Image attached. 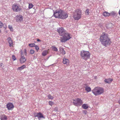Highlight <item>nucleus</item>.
Segmentation results:
<instances>
[{
	"instance_id": "1",
	"label": "nucleus",
	"mask_w": 120,
	"mask_h": 120,
	"mask_svg": "<svg viewBox=\"0 0 120 120\" xmlns=\"http://www.w3.org/2000/svg\"><path fill=\"white\" fill-rule=\"evenodd\" d=\"M99 40L102 45L106 47L110 45L111 43L108 34L104 33L100 36Z\"/></svg>"
},
{
	"instance_id": "2",
	"label": "nucleus",
	"mask_w": 120,
	"mask_h": 120,
	"mask_svg": "<svg viewBox=\"0 0 120 120\" xmlns=\"http://www.w3.org/2000/svg\"><path fill=\"white\" fill-rule=\"evenodd\" d=\"M53 15L56 18L65 19L68 17L67 14L61 10L55 11Z\"/></svg>"
},
{
	"instance_id": "3",
	"label": "nucleus",
	"mask_w": 120,
	"mask_h": 120,
	"mask_svg": "<svg viewBox=\"0 0 120 120\" xmlns=\"http://www.w3.org/2000/svg\"><path fill=\"white\" fill-rule=\"evenodd\" d=\"M104 90L102 87H96L92 90V93L95 96L101 95L104 93Z\"/></svg>"
},
{
	"instance_id": "4",
	"label": "nucleus",
	"mask_w": 120,
	"mask_h": 120,
	"mask_svg": "<svg viewBox=\"0 0 120 120\" xmlns=\"http://www.w3.org/2000/svg\"><path fill=\"white\" fill-rule=\"evenodd\" d=\"M90 54L88 51L82 50L81 52L80 55L82 59L86 60L90 58Z\"/></svg>"
},
{
	"instance_id": "5",
	"label": "nucleus",
	"mask_w": 120,
	"mask_h": 120,
	"mask_svg": "<svg viewBox=\"0 0 120 120\" xmlns=\"http://www.w3.org/2000/svg\"><path fill=\"white\" fill-rule=\"evenodd\" d=\"M70 34L66 32L63 34L62 35V37L61 38V41L62 42H65L70 39L71 37L70 36Z\"/></svg>"
},
{
	"instance_id": "6",
	"label": "nucleus",
	"mask_w": 120,
	"mask_h": 120,
	"mask_svg": "<svg viewBox=\"0 0 120 120\" xmlns=\"http://www.w3.org/2000/svg\"><path fill=\"white\" fill-rule=\"evenodd\" d=\"M82 12L80 9H78L75 11L74 13L73 17L75 19L78 20L80 19L82 16Z\"/></svg>"
},
{
	"instance_id": "7",
	"label": "nucleus",
	"mask_w": 120,
	"mask_h": 120,
	"mask_svg": "<svg viewBox=\"0 0 120 120\" xmlns=\"http://www.w3.org/2000/svg\"><path fill=\"white\" fill-rule=\"evenodd\" d=\"M82 100L80 99L77 98L73 100V103L75 106H79L82 105L83 103Z\"/></svg>"
},
{
	"instance_id": "8",
	"label": "nucleus",
	"mask_w": 120,
	"mask_h": 120,
	"mask_svg": "<svg viewBox=\"0 0 120 120\" xmlns=\"http://www.w3.org/2000/svg\"><path fill=\"white\" fill-rule=\"evenodd\" d=\"M12 9L15 11L18 12L21 9L20 6L18 4H14L12 6Z\"/></svg>"
},
{
	"instance_id": "9",
	"label": "nucleus",
	"mask_w": 120,
	"mask_h": 120,
	"mask_svg": "<svg viewBox=\"0 0 120 120\" xmlns=\"http://www.w3.org/2000/svg\"><path fill=\"white\" fill-rule=\"evenodd\" d=\"M15 19L16 22H20L23 21V17L22 15H18L15 17Z\"/></svg>"
},
{
	"instance_id": "10",
	"label": "nucleus",
	"mask_w": 120,
	"mask_h": 120,
	"mask_svg": "<svg viewBox=\"0 0 120 120\" xmlns=\"http://www.w3.org/2000/svg\"><path fill=\"white\" fill-rule=\"evenodd\" d=\"M57 32L60 35L62 36L66 32V30L62 27H61L57 29Z\"/></svg>"
},
{
	"instance_id": "11",
	"label": "nucleus",
	"mask_w": 120,
	"mask_h": 120,
	"mask_svg": "<svg viewBox=\"0 0 120 120\" xmlns=\"http://www.w3.org/2000/svg\"><path fill=\"white\" fill-rule=\"evenodd\" d=\"M7 107L9 110H11L13 109L14 106L12 104L9 103L7 104Z\"/></svg>"
},
{
	"instance_id": "12",
	"label": "nucleus",
	"mask_w": 120,
	"mask_h": 120,
	"mask_svg": "<svg viewBox=\"0 0 120 120\" xmlns=\"http://www.w3.org/2000/svg\"><path fill=\"white\" fill-rule=\"evenodd\" d=\"M26 59L25 58L24 56L22 53H21V56L20 59V61L21 63L22 64L25 62Z\"/></svg>"
},
{
	"instance_id": "13",
	"label": "nucleus",
	"mask_w": 120,
	"mask_h": 120,
	"mask_svg": "<svg viewBox=\"0 0 120 120\" xmlns=\"http://www.w3.org/2000/svg\"><path fill=\"white\" fill-rule=\"evenodd\" d=\"M34 116L35 117H38V119L39 120H40V118H44L43 115L40 112L36 113V114Z\"/></svg>"
},
{
	"instance_id": "14",
	"label": "nucleus",
	"mask_w": 120,
	"mask_h": 120,
	"mask_svg": "<svg viewBox=\"0 0 120 120\" xmlns=\"http://www.w3.org/2000/svg\"><path fill=\"white\" fill-rule=\"evenodd\" d=\"M63 62V63L64 64H66L67 65H68L69 64V60L67 59L64 58Z\"/></svg>"
},
{
	"instance_id": "15",
	"label": "nucleus",
	"mask_w": 120,
	"mask_h": 120,
	"mask_svg": "<svg viewBox=\"0 0 120 120\" xmlns=\"http://www.w3.org/2000/svg\"><path fill=\"white\" fill-rule=\"evenodd\" d=\"M0 119L1 120H7V116L5 115H2L0 116Z\"/></svg>"
},
{
	"instance_id": "16",
	"label": "nucleus",
	"mask_w": 120,
	"mask_h": 120,
	"mask_svg": "<svg viewBox=\"0 0 120 120\" xmlns=\"http://www.w3.org/2000/svg\"><path fill=\"white\" fill-rule=\"evenodd\" d=\"M8 40L9 44V46H12L13 42L11 38L10 37L8 38Z\"/></svg>"
},
{
	"instance_id": "17",
	"label": "nucleus",
	"mask_w": 120,
	"mask_h": 120,
	"mask_svg": "<svg viewBox=\"0 0 120 120\" xmlns=\"http://www.w3.org/2000/svg\"><path fill=\"white\" fill-rule=\"evenodd\" d=\"M112 79L110 78H109L108 79H105L104 81L107 83H110L112 81Z\"/></svg>"
},
{
	"instance_id": "18",
	"label": "nucleus",
	"mask_w": 120,
	"mask_h": 120,
	"mask_svg": "<svg viewBox=\"0 0 120 120\" xmlns=\"http://www.w3.org/2000/svg\"><path fill=\"white\" fill-rule=\"evenodd\" d=\"M60 49V52L62 54H65V51L64 49L61 47H60L59 48Z\"/></svg>"
},
{
	"instance_id": "19",
	"label": "nucleus",
	"mask_w": 120,
	"mask_h": 120,
	"mask_svg": "<svg viewBox=\"0 0 120 120\" xmlns=\"http://www.w3.org/2000/svg\"><path fill=\"white\" fill-rule=\"evenodd\" d=\"M82 107L84 109H86L88 108V106L87 104H84L82 105Z\"/></svg>"
},
{
	"instance_id": "20",
	"label": "nucleus",
	"mask_w": 120,
	"mask_h": 120,
	"mask_svg": "<svg viewBox=\"0 0 120 120\" xmlns=\"http://www.w3.org/2000/svg\"><path fill=\"white\" fill-rule=\"evenodd\" d=\"M48 53V51L47 50H45L43 51L42 54L43 56H46Z\"/></svg>"
},
{
	"instance_id": "21",
	"label": "nucleus",
	"mask_w": 120,
	"mask_h": 120,
	"mask_svg": "<svg viewBox=\"0 0 120 120\" xmlns=\"http://www.w3.org/2000/svg\"><path fill=\"white\" fill-rule=\"evenodd\" d=\"M103 15L105 16H109L110 15V14L108 12L105 11L103 13Z\"/></svg>"
},
{
	"instance_id": "22",
	"label": "nucleus",
	"mask_w": 120,
	"mask_h": 120,
	"mask_svg": "<svg viewBox=\"0 0 120 120\" xmlns=\"http://www.w3.org/2000/svg\"><path fill=\"white\" fill-rule=\"evenodd\" d=\"M26 67V66L25 65H23L22 66L19 67L18 68V70H21L23 69L24 68H25Z\"/></svg>"
},
{
	"instance_id": "23",
	"label": "nucleus",
	"mask_w": 120,
	"mask_h": 120,
	"mask_svg": "<svg viewBox=\"0 0 120 120\" xmlns=\"http://www.w3.org/2000/svg\"><path fill=\"white\" fill-rule=\"evenodd\" d=\"M85 88L86 90L88 92H90L91 90V88L90 87L86 86Z\"/></svg>"
},
{
	"instance_id": "24",
	"label": "nucleus",
	"mask_w": 120,
	"mask_h": 120,
	"mask_svg": "<svg viewBox=\"0 0 120 120\" xmlns=\"http://www.w3.org/2000/svg\"><path fill=\"white\" fill-rule=\"evenodd\" d=\"M110 14V15L114 16H116V12H114L112 11V12Z\"/></svg>"
},
{
	"instance_id": "25",
	"label": "nucleus",
	"mask_w": 120,
	"mask_h": 120,
	"mask_svg": "<svg viewBox=\"0 0 120 120\" xmlns=\"http://www.w3.org/2000/svg\"><path fill=\"white\" fill-rule=\"evenodd\" d=\"M52 50H53L57 52L58 51V49L56 47L54 46H52Z\"/></svg>"
},
{
	"instance_id": "26",
	"label": "nucleus",
	"mask_w": 120,
	"mask_h": 120,
	"mask_svg": "<svg viewBox=\"0 0 120 120\" xmlns=\"http://www.w3.org/2000/svg\"><path fill=\"white\" fill-rule=\"evenodd\" d=\"M29 45L30 47H33L35 46V44L34 43L29 44Z\"/></svg>"
},
{
	"instance_id": "27",
	"label": "nucleus",
	"mask_w": 120,
	"mask_h": 120,
	"mask_svg": "<svg viewBox=\"0 0 120 120\" xmlns=\"http://www.w3.org/2000/svg\"><path fill=\"white\" fill-rule=\"evenodd\" d=\"M86 14L87 15H88L89 14V9H87L86 11H85Z\"/></svg>"
},
{
	"instance_id": "28",
	"label": "nucleus",
	"mask_w": 120,
	"mask_h": 120,
	"mask_svg": "<svg viewBox=\"0 0 120 120\" xmlns=\"http://www.w3.org/2000/svg\"><path fill=\"white\" fill-rule=\"evenodd\" d=\"M33 5L32 4H29V9L32 8L33 7Z\"/></svg>"
},
{
	"instance_id": "29",
	"label": "nucleus",
	"mask_w": 120,
	"mask_h": 120,
	"mask_svg": "<svg viewBox=\"0 0 120 120\" xmlns=\"http://www.w3.org/2000/svg\"><path fill=\"white\" fill-rule=\"evenodd\" d=\"M48 97L49 99H53V97L50 94L48 95Z\"/></svg>"
},
{
	"instance_id": "30",
	"label": "nucleus",
	"mask_w": 120,
	"mask_h": 120,
	"mask_svg": "<svg viewBox=\"0 0 120 120\" xmlns=\"http://www.w3.org/2000/svg\"><path fill=\"white\" fill-rule=\"evenodd\" d=\"M3 26V24L0 21V28H1ZM1 32V30L0 29V33Z\"/></svg>"
},
{
	"instance_id": "31",
	"label": "nucleus",
	"mask_w": 120,
	"mask_h": 120,
	"mask_svg": "<svg viewBox=\"0 0 120 120\" xmlns=\"http://www.w3.org/2000/svg\"><path fill=\"white\" fill-rule=\"evenodd\" d=\"M30 52L31 54H33L34 53V51L33 50L31 49L30 51Z\"/></svg>"
},
{
	"instance_id": "32",
	"label": "nucleus",
	"mask_w": 120,
	"mask_h": 120,
	"mask_svg": "<svg viewBox=\"0 0 120 120\" xmlns=\"http://www.w3.org/2000/svg\"><path fill=\"white\" fill-rule=\"evenodd\" d=\"M8 28L10 29L11 31H12L13 30L12 27L10 25H9Z\"/></svg>"
},
{
	"instance_id": "33",
	"label": "nucleus",
	"mask_w": 120,
	"mask_h": 120,
	"mask_svg": "<svg viewBox=\"0 0 120 120\" xmlns=\"http://www.w3.org/2000/svg\"><path fill=\"white\" fill-rule=\"evenodd\" d=\"M35 49L37 51H38L39 49V48L38 46L37 45H36L35 46Z\"/></svg>"
},
{
	"instance_id": "34",
	"label": "nucleus",
	"mask_w": 120,
	"mask_h": 120,
	"mask_svg": "<svg viewBox=\"0 0 120 120\" xmlns=\"http://www.w3.org/2000/svg\"><path fill=\"white\" fill-rule=\"evenodd\" d=\"M49 104L51 105H52L53 104V102L51 101H50L49 102Z\"/></svg>"
},
{
	"instance_id": "35",
	"label": "nucleus",
	"mask_w": 120,
	"mask_h": 120,
	"mask_svg": "<svg viewBox=\"0 0 120 120\" xmlns=\"http://www.w3.org/2000/svg\"><path fill=\"white\" fill-rule=\"evenodd\" d=\"M12 59L13 60H16V59L14 55H13L12 56Z\"/></svg>"
},
{
	"instance_id": "36",
	"label": "nucleus",
	"mask_w": 120,
	"mask_h": 120,
	"mask_svg": "<svg viewBox=\"0 0 120 120\" xmlns=\"http://www.w3.org/2000/svg\"><path fill=\"white\" fill-rule=\"evenodd\" d=\"M87 112V111L86 110H84L83 111V113L84 114H86Z\"/></svg>"
},
{
	"instance_id": "37",
	"label": "nucleus",
	"mask_w": 120,
	"mask_h": 120,
	"mask_svg": "<svg viewBox=\"0 0 120 120\" xmlns=\"http://www.w3.org/2000/svg\"><path fill=\"white\" fill-rule=\"evenodd\" d=\"M24 54L26 56L27 55V52H26V49H24Z\"/></svg>"
},
{
	"instance_id": "38",
	"label": "nucleus",
	"mask_w": 120,
	"mask_h": 120,
	"mask_svg": "<svg viewBox=\"0 0 120 120\" xmlns=\"http://www.w3.org/2000/svg\"><path fill=\"white\" fill-rule=\"evenodd\" d=\"M54 110L55 111H58V109L57 107H55L54 109Z\"/></svg>"
},
{
	"instance_id": "39",
	"label": "nucleus",
	"mask_w": 120,
	"mask_h": 120,
	"mask_svg": "<svg viewBox=\"0 0 120 120\" xmlns=\"http://www.w3.org/2000/svg\"><path fill=\"white\" fill-rule=\"evenodd\" d=\"M0 66L2 68V65H3V63H1L0 64Z\"/></svg>"
},
{
	"instance_id": "40",
	"label": "nucleus",
	"mask_w": 120,
	"mask_h": 120,
	"mask_svg": "<svg viewBox=\"0 0 120 120\" xmlns=\"http://www.w3.org/2000/svg\"><path fill=\"white\" fill-rule=\"evenodd\" d=\"M37 41H40L41 40L39 39H38L37 40Z\"/></svg>"
},
{
	"instance_id": "41",
	"label": "nucleus",
	"mask_w": 120,
	"mask_h": 120,
	"mask_svg": "<svg viewBox=\"0 0 120 120\" xmlns=\"http://www.w3.org/2000/svg\"><path fill=\"white\" fill-rule=\"evenodd\" d=\"M118 103L120 104V100H119L118 101Z\"/></svg>"
},
{
	"instance_id": "42",
	"label": "nucleus",
	"mask_w": 120,
	"mask_h": 120,
	"mask_svg": "<svg viewBox=\"0 0 120 120\" xmlns=\"http://www.w3.org/2000/svg\"><path fill=\"white\" fill-rule=\"evenodd\" d=\"M119 15H120V10L119 11Z\"/></svg>"
}]
</instances>
